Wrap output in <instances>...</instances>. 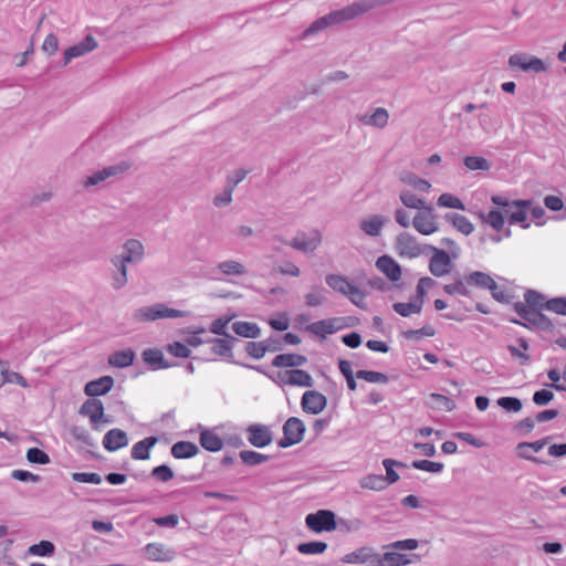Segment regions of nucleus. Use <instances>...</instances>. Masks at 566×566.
<instances>
[{
	"instance_id": "nucleus-1",
	"label": "nucleus",
	"mask_w": 566,
	"mask_h": 566,
	"mask_svg": "<svg viewBox=\"0 0 566 566\" xmlns=\"http://www.w3.org/2000/svg\"><path fill=\"white\" fill-rule=\"evenodd\" d=\"M392 0H359L343 9L332 11L328 14L316 19L304 32L303 36L321 32L331 25L350 21L371 9L390 3Z\"/></svg>"
},
{
	"instance_id": "nucleus-2",
	"label": "nucleus",
	"mask_w": 566,
	"mask_h": 566,
	"mask_svg": "<svg viewBox=\"0 0 566 566\" xmlns=\"http://www.w3.org/2000/svg\"><path fill=\"white\" fill-rule=\"evenodd\" d=\"M419 542L415 538H407L391 542L384 546L389 549L384 554L378 553L377 566H407L420 560L418 554H402L400 551H415Z\"/></svg>"
},
{
	"instance_id": "nucleus-3",
	"label": "nucleus",
	"mask_w": 566,
	"mask_h": 566,
	"mask_svg": "<svg viewBox=\"0 0 566 566\" xmlns=\"http://www.w3.org/2000/svg\"><path fill=\"white\" fill-rule=\"evenodd\" d=\"M513 308L516 314L524 321L523 323L517 319H512L511 322L515 324L523 325L527 328H537L546 332L554 328L552 321L546 315L535 308H532L526 302H516L514 303Z\"/></svg>"
},
{
	"instance_id": "nucleus-4",
	"label": "nucleus",
	"mask_w": 566,
	"mask_h": 566,
	"mask_svg": "<svg viewBox=\"0 0 566 566\" xmlns=\"http://www.w3.org/2000/svg\"><path fill=\"white\" fill-rule=\"evenodd\" d=\"M186 312L175 310L158 303L150 306H144L135 311L134 318L139 322H151L159 318H179L184 317Z\"/></svg>"
},
{
	"instance_id": "nucleus-5",
	"label": "nucleus",
	"mask_w": 566,
	"mask_h": 566,
	"mask_svg": "<svg viewBox=\"0 0 566 566\" xmlns=\"http://www.w3.org/2000/svg\"><path fill=\"white\" fill-rule=\"evenodd\" d=\"M305 525L315 533L332 532L337 528L336 515L329 510H318L305 516Z\"/></svg>"
},
{
	"instance_id": "nucleus-6",
	"label": "nucleus",
	"mask_w": 566,
	"mask_h": 566,
	"mask_svg": "<svg viewBox=\"0 0 566 566\" xmlns=\"http://www.w3.org/2000/svg\"><path fill=\"white\" fill-rule=\"evenodd\" d=\"M283 437L279 440L277 446L282 449L300 443L305 433V424L297 417L289 418L283 424Z\"/></svg>"
},
{
	"instance_id": "nucleus-7",
	"label": "nucleus",
	"mask_w": 566,
	"mask_h": 566,
	"mask_svg": "<svg viewBox=\"0 0 566 566\" xmlns=\"http://www.w3.org/2000/svg\"><path fill=\"white\" fill-rule=\"evenodd\" d=\"M321 242V232L314 229L310 232H297L290 242H286V244L304 253H311L319 247Z\"/></svg>"
},
{
	"instance_id": "nucleus-8",
	"label": "nucleus",
	"mask_w": 566,
	"mask_h": 566,
	"mask_svg": "<svg viewBox=\"0 0 566 566\" xmlns=\"http://www.w3.org/2000/svg\"><path fill=\"white\" fill-rule=\"evenodd\" d=\"M344 327L343 317H332L307 324L304 329L324 339L327 335H332Z\"/></svg>"
},
{
	"instance_id": "nucleus-9",
	"label": "nucleus",
	"mask_w": 566,
	"mask_h": 566,
	"mask_svg": "<svg viewBox=\"0 0 566 566\" xmlns=\"http://www.w3.org/2000/svg\"><path fill=\"white\" fill-rule=\"evenodd\" d=\"M433 255L429 260V271L436 277H442L450 273L451 259L448 252L433 245L428 247Z\"/></svg>"
},
{
	"instance_id": "nucleus-10",
	"label": "nucleus",
	"mask_w": 566,
	"mask_h": 566,
	"mask_svg": "<svg viewBox=\"0 0 566 566\" xmlns=\"http://www.w3.org/2000/svg\"><path fill=\"white\" fill-rule=\"evenodd\" d=\"M509 65L511 67H518L524 72L542 73L547 70L546 64L541 59L523 53L511 55Z\"/></svg>"
},
{
	"instance_id": "nucleus-11",
	"label": "nucleus",
	"mask_w": 566,
	"mask_h": 566,
	"mask_svg": "<svg viewBox=\"0 0 566 566\" xmlns=\"http://www.w3.org/2000/svg\"><path fill=\"white\" fill-rule=\"evenodd\" d=\"M245 431L249 443L255 448H265L271 444L273 440V433L265 424L253 423L250 424Z\"/></svg>"
},
{
	"instance_id": "nucleus-12",
	"label": "nucleus",
	"mask_w": 566,
	"mask_h": 566,
	"mask_svg": "<svg viewBox=\"0 0 566 566\" xmlns=\"http://www.w3.org/2000/svg\"><path fill=\"white\" fill-rule=\"evenodd\" d=\"M378 553L371 546H361L343 556L342 562L346 564H364L377 566Z\"/></svg>"
},
{
	"instance_id": "nucleus-13",
	"label": "nucleus",
	"mask_w": 566,
	"mask_h": 566,
	"mask_svg": "<svg viewBox=\"0 0 566 566\" xmlns=\"http://www.w3.org/2000/svg\"><path fill=\"white\" fill-rule=\"evenodd\" d=\"M129 164L126 161L118 163L116 165L104 167L101 170L93 172L88 176L84 182L86 187L96 186L111 177L124 174L129 169Z\"/></svg>"
},
{
	"instance_id": "nucleus-14",
	"label": "nucleus",
	"mask_w": 566,
	"mask_h": 566,
	"mask_svg": "<svg viewBox=\"0 0 566 566\" xmlns=\"http://www.w3.org/2000/svg\"><path fill=\"white\" fill-rule=\"evenodd\" d=\"M301 406L304 412L318 415L326 408L327 398L317 390H307L302 396Z\"/></svg>"
},
{
	"instance_id": "nucleus-15",
	"label": "nucleus",
	"mask_w": 566,
	"mask_h": 566,
	"mask_svg": "<svg viewBox=\"0 0 566 566\" xmlns=\"http://www.w3.org/2000/svg\"><path fill=\"white\" fill-rule=\"evenodd\" d=\"M396 250L400 256L417 258L422 253L415 237L408 232L400 233L396 239Z\"/></svg>"
},
{
	"instance_id": "nucleus-16",
	"label": "nucleus",
	"mask_w": 566,
	"mask_h": 566,
	"mask_svg": "<svg viewBox=\"0 0 566 566\" xmlns=\"http://www.w3.org/2000/svg\"><path fill=\"white\" fill-rule=\"evenodd\" d=\"M97 48V42L91 34L86 35L81 42L67 48L63 54V65H67L73 59L85 55Z\"/></svg>"
},
{
	"instance_id": "nucleus-17",
	"label": "nucleus",
	"mask_w": 566,
	"mask_h": 566,
	"mask_svg": "<svg viewBox=\"0 0 566 566\" xmlns=\"http://www.w3.org/2000/svg\"><path fill=\"white\" fill-rule=\"evenodd\" d=\"M145 255L144 244L137 239H128L123 244V253L118 256L127 263L137 264L142 262Z\"/></svg>"
},
{
	"instance_id": "nucleus-18",
	"label": "nucleus",
	"mask_w": 566,
	"mask_h": 566,
	"mask_svg": "<svg viewBox=\"0 0 566 566\" xmlns=\"http://www.w3.org/2000/svg\"><path fill=\"white\" fill-rule=\"evenodd\" d=\"M413 228L423 235H430L438 231L436 216L432 212H419L412 220Z\"/></svg>"
},
{
	"instance_id": "nucleus-19",
	"label": "nucleus",
	"mask_w": 566,
	"mask_h": 566,
	"mask_svg": "<svg viewBox=\"0 0 566 566\" xmlns=\"http://www.w3.org/2000/svg\"><path fill=\"white\" fill-rule=\"evenodd\" d=\"M128 444V438L124 430L122 429H111L108 430L103 438V447L109 451L114 452L118 449H122Z\"/></svg>"
},
{
	"instance_id": "nucleus-20",
	"label": "nucleus",
	"mask_w": 566,
	"mask_h": 566,
	"mask_svg": "<svg viewBox=\"0 0 566 566\" xmlns=\"http://www.w3.org/2000/svg\"><path fill=\"white\" fill-rule=\"evenodd\" d=\"M551 437H545L541 440L534 442H520L516 446L518 451V455L525 460H528L536 464H545L546 462L537 457L531 455L530 453H525V450H533L534 452H539L551 440Z\"/></svg>"
},
{
	"instance_id": "nucleus-21",
	"label": "nucleus",
	"mask_w": 566,
	"mask_h": 566,
	"mask_svg": "<svg viewBox=\"0 0 566 566\" xmlns=\"http://www.w3.org/2000/svg\"><path fill=\"white\" fill-rule=\"evenodd\" d=\"M376 268L392 282H396L401 277L400 265L387 254L377 259Z\"/></svg>"
},
{
	"instance_id": "nucleus-22",
	"label": "nucleus",
	"mask_w": 566,
	"mask_h": 566,
	"mask_svg": "<svg viewBox=\"0 0 566 566\" xmlns=\"http://www.w3.org/2000/svg\"><path fill=\"white\" fill-rule=\"evenodd\" d=\"M114 386L112 376H102L97 379L88 381L84 387V392L90 397L106 395Z\"/></svg>"
},
{
	"instance_id": "nucleus-23",
	"label": "nucleus",
	"mask_w": 566,
	"mask_h": 566,
	"mask_svg": "<svg viewBox=\"0 0 566 566\" xmlns=\"http://www.w3.org/2000/svg\"><path fill=\"white\" fill-rule=\"evenodd\" d=\"M111 263L115 268V271L112 274V286L114 290H120L128 282V279H127V264L128 263L116 255H114L111 259Z\"/></svg>"
},
{
	"instance_id": "nucleus-24",
	"label": "nucleus",
	"mask_w": 566,
	"mask_h": 566,
	"mask_svg": "<svg viewBox=\"0 0 566 566\" xmlns=\"http://www.w3.org/2000/svg\"><path fill=\"white\" fill-rule=\"evenodd\" d=\"M464 279L469 289L470 286H475L482 290H494L495 287V281L493 277L482 271H472L468 273Z\"/></svg>"
},
{
	"instance_id": "nucleus-25",
	"label": "nucleus",
	"mask_w": 566,
	"mask_h": 566,
	"mask_svg": "<svg viewBox=\"0 0 566 566\" xmlns=\"http://www.w3.org/2000/svg\"><path fill=\"white\" fill-rule=\"evenodd\" d=\"M142 356L145 364H147L153 370L167 369L175 366L174 364L168 363L164 358L161 350L157 348H147L143 352Z\"/></svg>"
},
{
	"instance_id": "nucleus-26",
	"label": "nucleus",
	"mask_w": 566,
	"mask_h": 566,
	"mask_svg": "<svg viewBox=\"0 0 566 566\" xmlns=\"http://www.w3.org/2000/svg\"><path fill=\"white\" fill-rule=\"evenodd\" d=\"M80 413L90 418L93 424L101 421L104 415V406L99 399H88L80 408Z\"/></svg>"
},
{
	"instance_id": "nucleus-27",
	"label": "nucleus",
	"mask_w": 566,
	"mask_h": 566,
	"mask_svg": "<svg viewBox=\"0 0 566 566\" xmlns=\"http://www.w3.org/2000/svg\"><path fill=\"white\" fill-rule=\"evenodd\" d=\"M307 363V358L300 354H279L276 355L273 360L272 365L277 368H284V367H291L296 369L297 367H301Z\"/></svg>"
},
{
	"instance_id": "nucleus-28",
	"label": "nucleus",
	"mask_w": 566,
	"mask_h": 566,
	"mask_svg": "<svg viewBox=\"0 0 566 566\" xmlns=\"http://www.w3.org/2000/svg\"><path fill=\"white\" fill-rule=\"evenodd\" d=\"M145 557L153 562H168L172 558V552L166 549L164 544L150 543L144 548Z\"/></svg>"
},
{
	"instance_id": "nucleus-29",
	"label": "nucleus",
	"mask_w": 566,
	"mask_h": 566,
	"mask_svg": "<svg viewBox=\"0 0 566 566\" xmlns=\"http://www.w3.org/2000/svg\"><path fill=\"white\" fill-rule=\"evenodd\" d=\"M199 441L201 447L209 452H218L223 447L222 439L212 429H203Z\"/></svg>"
},
{
	"instance_id": "nucleus-30",
	"label": "nucleus",
	"mask_w": 566,
	"mask_h": 566,
	"mask_svg": "<svg viewBox=\"0 0 566 566\" xmlns=\"http://www.w3.org/2000/svg\"><path fill=\"white\" fill-rule=\"evenodd\" d=\"M386 221V217L381 214H373L369 218L361 220L360 229L369 237H377L380 234Z\"/></svg>"
},
{
	"instance_id": "nucleus-31",
	"label": "nucleus",
	"mask_w": 566,
	"mask_h": 566,
	"mask_svg": "<svg viewBox=\"0 0 566 566\" xmlns=\"http://www.w3.org/2000/svg\"><path fill=\"white\" fill-rule=\"evenodd\" d=\"M157 443L156 437H147L136 442L130 451L134 460H147L150 457V449Z\"/></svg>"
},
{
	"instance_id": "nucleus-32",
	"label": "nucleus",
	"mask_w": 566,
	"mask_h": 566,
	"mask_svg": "<svg viewBox=\"0 0 566 566\" xmlns=\"http://www.w3.org/2000/svg\"><path fill=\"white\" fill-rule=\"evenodd\" d=\"M199 448L190 441H178L171 447V455L175 459H190L197 455Z\"/></svg>"
},
{
	"instance_id": "nucleus-33",
	"label": "nucleus",
	"mask_w": 566,
	"mask_h": 566,
	"mask_svg": "<svg viewBox=\"0 0 566 566\" xmlns=\"http://www.w3.org/2000/svg\"><path fill=\"white\" fill-rule=\"evenodd\" d=\"M135 353L128 348L125 350H117L109 355L108 364L116 368H126L134 364Z\"/></svg>"
},
{
	"instance_id": "nucleus-34",
	"label": "nucleus",
	"mask_w": 566,
	"mask_h": 566,
	"mask_svg": "<svg viewBox=\"0 0 566 566\" xmlns=\"http://www.w3.org/2000/svg\"><path fill=\"white\" fill-rule=\"evenodd\" d=\"M389 114L386 108L378 107L375 109V112L370 115H364L359 118V120L367 125V126H374L377 128H384L388 124Z\"/></svg>"
},
{
	"instance_id": "nucleus-35",
	"label": "nucleus",
	"mask_w": 566,
	"mask_h": 566,
	"mask_svg": "<svg viewBox=\"0 0 566 566\" xmlns=\"http://www.w3.org/2000/svg\"><path fill=\"white\" fill-rule=\"evenodd\" d=\"M307 307H318L327 302V290L322 285H315L304 295Z\"/></svg>"
},
{
	"instance_id": "nucleus-36",
	"label": "nucleus",
	"mask_w": 566,
	"mask_h": 566,
	"mask_svg": "<svg viewBox=\"0 0 566 566\" xmlns=\"http://www.w3.org/2000/svg\"><path fill=\"white\" fill-rule=\"evenodd\" d=\"M531 206H513V209H505V214L509 217L511 224L520 223L523 229H528L530 223L526 221L527 211Z\"/></svg>"
},
{
	"instance_id": "nucleus-37",
	"label": "nucleus",
	"mask_w": 566,
	"mask_h": 566,
	"mask_svg": "<svg viewBox=\"0 0 566 566\" xmlns=\"http://www.w3.org/2000/svg\"><path fill=\"white\" fill-rule=\"evenodd\" d=\"M280 349H282L280 344L279 346L271 347L266 342H248L245 345L247 354L254 359H261L266 352H276Z\"/></svg>"
},
{
	"instance_id": "nucleus-38",
	"label": "nucleus",
	"mask_w": 566,
	"mask_h": 566,
	"mask_svg": "<svg viewBox=\"0 0 566 566\" xmlns=\"http://www.w3.org/2000/svg\"><path fill=\"white\" fill-rule=\"evenodd\" d=\"M233 332L245 338H258L261 335V328L256 323L239 321L232 324Z\"/></svg>"
},
{
	"instance_id": "nucleus-39",
	"label": "nucleus",
	"mask_w": 566,
	"mask_h": 566,
	"mask_svg": "<svg viewBox=\"0 0 566 566\" xmlns=\"http://www.w3.org/2000/svg\"><path fill=\"white\" fill-rule=\"evenodd\" d=\"M314 384L312 376L303 369H290L287 374V385L296 387H312Z\"/></svg>"
},
{
	"instance_id": "nucleus-40",
	"label": "nucleus",
	"mask_w": 566,
	"mask_h": 566,
	"mask_svg": "<svg viewBox=\"0 0 566 566\" xmlns=\"http://www.w3.org/2000/svg\"><path fill=\"white\" fill-rule=\"evenodd\" d=\"M399 198L402 205L407 208L424 210L429 212L433 211L432 206H428L424 199L417 197L410 191H402Z\"/></svg>"
},
{
	"instance_id": "nucleus-41",
	"label": "nucleus",
	"mask_w": 566,
	"mask_h": 566,
	"mask_svg": "<svg viewBox=\"0 0 566 566\" xmlns=\"http://www.w3.org/2000/svg\"><path fill=\"white\" fill-rule=\"evenodd\" d=\"M446 220L451 222L452 226L464 235L471 234L474 230L473 223L463 214L455 212L447 213Z\"/></svg>"
},
{
	"instance_id": "nucleus-42",
	"label": "nucleus",
	"mask_w": 566,
	"mask_h": 566,
	"mask_svg": "<svg viewBox=\"0 0 566 566\" xmlns=\"http://www.w3.org/2000/svg\"><path fill=\"white\" fill-rule=\"evenodd\" d=\"M326 284L334 290L346 296L353 283L348 279L340 274H328L325 277Z\"/></svg>"
},
{
	"instance_id": "nucleus-43",
	"label": "nucleus",
	"mask_w": 566,
	"mask_h": 566,
	"mask_svg": "<svg viewBox=\"0 0 566 566\" xmlns=\"http://www.w3.org/2000/svg\"><path fill=\"white\" fill-rule=\"evenodd\" d=\"M454 282L443 285V291L448 295L459 294L461 296L470 297L471 290L467 286L465 279L461 277L459 273L454 275Z\"/></svg>"
},
{
	"instance_id": "nucleus-44",
	"label": "nucleus",
	"mask_w": 566,
	"mask_h": 566,
	"mask_svg": "<svg viewBox=\"0 0 566 566\" xmlns=\"http://www.w3.org/2000/svg\"><path fill=\"white\" fill-rule=\"evenodd\" d=\"M399 179L401 182L422 192H428L431 188V184L428 180L419 178L417 175L409 171L401 172Z\"/></svg>"
},
{
	"instance_id": "nucleus-45",
	"label": "nucleus",
	"mask_w": 566,
	"mask_h": 566,
	"mask_svg": "<svg viewBox=\"0 0 566 566\" xmlns=\"http://www.w3.org/2000/svg\"><path fill=\"white\" fill-rule=\"evenodd\" d=\"M2 384H17L23 388L29 386L28 380L19 373L12 371L8 368V364L0 361Z\"/></svg>"
},
{
	"instance_id": "nucleus-46",
	"label": "nucleus",
	"mask_w": 566,
	"mask_h": 566,
	"mask_svg": "<svg viewBox=\"0 0 566 566\" xmlns=\"http://www.w3.org/2000/svg\"><path fill=\"white\" fill-rule=\"evenodd\" d=\"M218 270L224 275L240 276L247 273L245 266L234 260H227L218 264Z\"/></svg>"
},
{
	"instance_id": "nucleus-47",
	"label": "nucleus",
	"mask_w": 566,
	"mask_h": 566,
	"mask_svg": "<svg viewBox=\"0 0 566 566\" xmlns=\"http://www.w3.org/2000/svg\"><path fill=\"white\" fill-rule=\"evenodd\" d=\"M233 340L234 339H230L228 337L211 339V343H212L211 350H212V353L218 355V356L232 357L233 353H232L231 342H233Z\"/></svg>"
},
{
	"instance_id": "nucleus-48",
	"label": "nucleus",
	"mask_w": 566,
	"mask_h": 566,
	"mask_svg": "<svg viewBox=\"0 0 566 566\" xmlns=\"http://www.w3.org/2000/svg\"><path fill=\"white\" fill-rule=\"evenodd\" d=\"M359 485L363 489H368L373 491H381L387 488L386 480L381 474L366 475L360 480Z\"/></svg>"
},
{
	"instance_id": "nucleus-49",
	"label": "nucleus",
	"mask_w": 566,
	"mask_h": 566,
	"mask_svg": "<svg viewBox=\"0 0 566 566\" xmlns=\"http://www.w3.org/2000/svg\"><path fill=\"white\" fill-rule=\"evenodd\" d=\"M239 457L241 461L248 467L260 465L269 460V455L253 450L240 451Z\"/></svg>"
},
{
	"instance_id": "nucleus-50",
	"label": "nucleus",
	"mask_w": 566,
	"mask_h": 566,
	"mask_svg": "<svg viewBox=\"0 0 566 566\" xmlns=\"http://www.w3.org/2000/svg\"><path fill=\"white\" fill-rule=\"evenodd\" d=\"M392 310L402 317H409L411 314H419L422 306L412 298L408 303L398 302L392 305Z\"/></svg>"
},
{
	"instance_id": "nucleus-51",
	"label": "nucleus",
	"mask_w": 566,
	"mask_h": 566,
	"mask_svg": "<svg viewBox=\"0 0 566 566\" xmlns=\"http://www.w3.org/2000/svg\"><path fill=\"white\" fill-rule=\"evenodd\" d=\"M382 465L386 470V475L384 476V479L386 480L387 486L399 480V474L394 470V468L395 467H397V468L406 467L405 463L394 460V459H385L382 461Z\"/></svg>"
},
{
	"instance_id": "nucleus-52",
	"label": "nucleus",
	"mask_w": 566,
	"mask_h": 566,
	"mask_svg": "<svg viewBox=\"0 0 566 566\" xmlns=\"http://www.w3.org/2000/svg\"><path fill=\"white\" fill-rule=\"evenodd\" d=\"M356 377L370 384H387L389 381L388 375L374 370L360 369L356 373Z\"/></svg>"
},
{
	"instance_id": "nucleus-53",
	"label": "nucleus",
	"mask_w": 566,
	"mask_h": 566,
	"mask_svg": "<svg viewBox=\"0 0 566 566\" xmlns=\"http://www.w3.org/2000/svg\"><path fill=\"white\" fill-rule=\"evenodd\" d=\"M480 217L483 222L490 224L496 231H501L504 227V216L499 210H491L488 213L481 212Z\"/></svg>"
},
{
	"instance_id": "nucleus-54",
	"label": "nucleus",
	"mask_w": 566,
	"mask_h": 566,
	"mask_svg": "<svg viewBox=\"0 0 566 566\" xmlns=\"http://www.w3.org/2000/svg\"><path fill=\"white\" fill-rule=\"evenodd\" d=\"M296 548L304 555H318L327 549V544L325 542H307L298 544Z\"/></svg>"
},
{
	"instance_id": "nucleus-55",
	"label": "nucleus",
	"mask_w": 566,
	"mask_h": 566,
	"mask_svg": "<svg viewBox=\"0 0 566 566\" xmlns=\"http://www.w3.org/2000/svg\"><path fill=\"white\" fill-rule=\"evenodd\" d=\"M55 552V546L50 541H41L29 547L28 553L32 556H51Z\"/></svg>"
},
{
	"instance_id": "nucleus-56",
	"label": "nucleus",
	"mask_w": 566,
	"mask_h": 566,
	"mask_svg": "<svg viewBox=\"0 0 566 566\" xmlns=\"http://www.w3.org/2000/svg\"><path fill=\"white\" fill-rule=\"evenodd\" d=\"M437 205L442 208H451L458 210H464V203L454 195L444 192L439 196Z\"/></svg>"
},
{
	"instance_id": "nucleus-57",
	"label": "nucleus",
	"mask_w": 566,
	"mask_h": 566,
	"mask_svg": "<svg viewBox=\"0 0 566 566\" xmlns=\"http://www.w3.org/2000/svg\"><path fill=\"white\" fill-rule=\"evenodd\" d=\"M524 300L528 306L539 312L541 310L545 308V296L535 290H527L524 294Z\"/></svg>"
},
{
	"instance_id": "nucleus-58",
	"label": "nucleus",
	"mask_w": 566,
	"mask_h": 566,
	"mask_svg": "<svg viewBox=\"0 0 566 566\" xmlns=\"http://www.w3.org/2000/svg\"><path fill=\"white\" fill-rule=\"evenodd\" d=\"M491 201L499 207L505 209H513V206H531L533 205L532 200L517 199V200H509L507 198L495 195L491 197Z\"/></svg>"
},
{
	"instance_id": "nucleus-59",
	"label": "nucleus",
	"mask_w": 566,
	"mask_h": 566,
	"mask_svg": "<svg viewBox=\"0 0 566 566\" xmlns=\"http://www.w3.org/2000/svg\"><path fill=\"white\" fill-rule=\"evenodd\" d=\"M463 164L469 170H489L491 168V164L480 156H467Z\"/></svg>"
},
{
	"instance_id": "nucleus-60",
	"label": "nucleus",
	"mask_w": 566,
	"mask_h": 566,
	"mask_svg": "<svg viewBox=\"0 0 566 566\" xmlns=\"http://www.w3.org/2000/svg\"><path fill=\"white\" fill-rule=\"evenodd\" d=\"M411 467L413 469L431 473H441L443 471L444 464L441 462H433L429 460H415L412 461Z\"/></svg>"
},
{
	"instance_id": "nucleus-61",
	"label": "nucleus",
	"mask_w": 566,
	"mask_h": 566,
	"mask_svg": "<svg viewBox=\"0 0 566 566\" xmlns=\"http://www.w3.org/2000/svg\"><path fill=\"white\" fill-rule=\"evenodd\" d=\"M27 460L34 464H49L51 459L48 453L39 448H30L27 451Z\"/></svg>"
},
{
	"instance_id": "nucleus-62",
	"label": "nucleus",
	"mask_w": 566,
	"mask_h": 566,
	"mask_svg": "<svg viewBox=\"0 0 566 566\" xmlns=\"http://www.w3.org/2000/svg\"><path fill=\"white\" fill-rule=\"evenodd\" d=\"M545 310L566 316V297H553L545 303Z\"/></svg>"
},
{
	"instance_id": "nucleus-63",
	"label": "nucleus",
	"mask_w": 566,
	"mask_h": 566,
	"mask_svg": "<svg viewBox=\"0 0 566 566\" xmlns=\"http://www.w3.org/2000/svg\"><path fill=\"white\" fill-rule=\"evenodd\" d=\"M365 526V523L360 518H339L337 521V527L343 532H358Z\"/></svg>"
},
{
	"instance_id": "nucleus-64",
	"label": "nucleus",
	"mask_w": 566,
	"mask_h": 566,
	"mask_svg": "<svg viewBox=\"0 0 566 566\" xmlns=\"http://www.w3.org/2000/svg\"><path fill=\"white\" fill-rule=\"evenodd\" d=\"M346 296L357 307L366 308L365 298L367 297V293L358 289L356 285H352Z\"/></svg>"
}]
</instances>
